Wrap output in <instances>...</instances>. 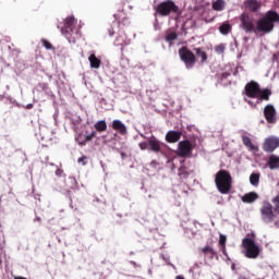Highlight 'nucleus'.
Returning <instances> with one entry per match:
<instances>
[{
	"instance_id": "nucleus-1",
	"label": "nucleus",
	"mask_w": 279,
	"mask_h": 279,
	"mask_svg": "<svg viewBox=\"0 0 279 279\" xmlns=\"http://www.w3.org/2000/svg\"><path fill=\"white\" fill-rule=\"evenodd\" d=\"M271 203L269 201L262 202L259 209L262 221L266 223L276 221L279 216V191L277 196L272 197Z\"/></svg>"
},
{
	"instance_id": "nucleus-2",
	"label": "nucleus",
	"mask_w": 279,
	"mask_h": 279,
	"mask_svg": "<svg viewBox=\"0 0 279 279\" xmlns=\"http://www.w3.org/2000/svg\"><path fill=\"white\" fill-rule=\"evenodd\" d=\"M275 23H279V14L276 11H267L264 16L255 23V34H269L275 29Z\"/></svg>"
},
{
	"instance_id": "nucleus-3",
	"label": "nucleus",
	"mask_w": 279,
	"mask_h": 279,
	"mask_svg": "<svg viewBox=\"0 0 279 279\" xmlns=\"http://www.w3.org/2000/svg\"><path fill=\"white\" fill-rule=\"evenodd\" d=\"M216 189L221 195H227L232 189V177L230 172L226 169H221L215 174Z\"/></svg>"
},
{
	"instance_id": "nucleus-4",
	"label": "nucleus",
	"mask_w": 279,
	"mask_h": 279,
	"mask_svg": "<svg viewBox=\"0 0 279 279\" xmlns=\"http://www.w3.org/2000/svg\"><path fill=\"white\" fill-rule=\"evenodd\" d=\"M156 14L159 16H169L171 14H180V8L172 0L160 2L155 8Z\"/></svg>"
},
{
	"instance_id": "nucleus-5",
	"label": "nucleus",
	"mask_w": 279,
	"mask_h": 279,
	"mask_svg": "<svg viewBox=\"0 0 279 279\" xmlns=\"http://www.w3.org/2000/svg\"><path fill=\"white\" fill-rule=\"evenodd\" d=\"M242 247L245 248V257L247 259H257L262 254V248L252 239L245 238L242 240Z\"/></svg>"
},
{
	"instance_id": "nucleus-6",
	"label": "nucleus",
	"mask_w": 279,
	"mask_h": 279,
	"mask_svg": "<svg viewBox=\"0 0 279 279\" xmlns=\"http://www.w3.org/2000/svg\"><path fill=\"white\" fill-rule=\"evenodd\" d=\"M180 60L185 64L186 69H193L197 62V57L186 46H183L179 50Z\"/></svg>"
},
{
	"instance_id": "nucleus-7",
	"label": "nucleus",
	"mask_w": 279,
	"mask_h": 279,
	"mask_svg": "<svg viewBox=\"0 0 279 279\" xmlns=\"http://www.w3.org/2000/svg\"><path fill=\"white\" fill-rule=\"evenodd\" d=\"M240 27L246 34L255 33L256 34V25L254 23V17H252L248 13H242L240 16Z\"/></svg>"
},
{
	"instance_id": "nucleus-8",
	"label": "nucleus",
	"mask_w": 279,
	"mask_h": 279,
	"mask_svg": "<svg viewBox=\"0 0 279 279\" xmlns=\"http://www.w3.org/2000/svg\"><path fill=\"white\" fill-rule=\"evenodd\" d=\"M194 149L193 144L185 140L179 143V149H177V156L182 158H191Z\"/></svg>"
},
{
	"instance_id": "nucleus-9",
	"label": "nucleus",
	"mask_w": 279,
	"mask_h": 279,
	"mask_svg": "<svg viewBox=\"0 0 279 279\" xmlns=\"http://www.w3.org/2000/svg\"><path fill=\"white\" fill-rule=\"evenodd\" d=\"M76 26L75 17L70 16L65 19L64 27L62 28V34L66 39H70L73 35Z\"/></svg>"
},
{
	"instance_id": "nucleus-10",
	"label": "nucleus",
	"mask_w": 279,
	"mask_h": 279,
	"mask_svg": "<svg viewBox=\"0 0 279 279\" xmlns=\"http://www.w3.org/2000/svg\"><path fill=\"white\" fill-rule=\"evenodd\" d=\"M264 117L268 124H276L277 111L274 105H266L264 108Z\"/></svg>"
},
{
	"instance_id": "nucleus-11",
	"label": "nucleus",
	"mask_w": 279,
	"mask_h": 279,
	"mask_svg": "<svg viewBox=\"0 0 279 279\" xmlns=\"http://www.w3.org/2000/svg\"><path fill=\"white\" fill-rule=\"evenodd\" d=\"M262 88L258 83L251 82L245 85V95L251 98H257Z\"/></svg>"
},
{
	"instance_id": "nucleus-12",
	"label": "nucleus",
	"mask_w": 279,
	"mask_h": 279,
	"mask_svg": "<svg viewBox=\"0 0 279 279\" xmlns=\"http://www.w3.org/2000/svg\"><path fill=\"white\" fill-rule=\"evenodd\" d=\"M279 147V138L278 137H268L265 140L262 149L266 153H274Z\"/></svg>"
},
{
	"instance_id": "nucleus-13",
	"label": "nucleus",
	"mask_w": 279,
	"mask_h": 279,
	"mask_svg": "<svg viewBox=\"0 0 279 279\" xmlns=\"http://www.w3.org/2000/svg\"><path fill=\"white\" fill-rule=\"evenodd\" d=\"M244 5L245 9L252 13H257L262 9V2H258L257 0H246Z\"/></svg>"
},
{
	"instance_id": "nucleus-14",
	"label": "nucleus",
	"mask_w": 279,
	"mask_h": 279,
	"mask_svg": "<svg viewBox=\"0 0 279 279\" xmlns=\"http://www.w3.org/2000/svg\"><path fill=\"white\" fill-rule=\"evenodd\" d=\"M266 167L270 170H278L279 169V156H277L275 154H271L270 156H268Z\"/></svg>"
},
{
	"instance_id": "nucleus-15",
	"label": "nucleus",
	"mask_w": 279,
	"mask_h": 279,
	"mask_svg": "<svg viewBox=\"0 0 279 279\" xmlns=\"http://www.w3.org/2000/svg\"><path fill=\"white\" fill-rule=\"evenodd\" d=\"M111 128H113V130L120 133L121 135H126L128 133V129L125 124L121 122V120H113V122L111 123Z\"/></svg>"
},
{
	"instance_id": "nucleus-16",
	"label": "nucleus",
	"mask_w": 279,
	"mask_h": 279,
	"mask_svg": "<svg viewBox=\"0 0 279 279\" xmlns=\"http://www.w3.org/2000/svg\"><path fill=\"white\" fill-rule=\"evenodd\" d=\"M181 140L180 131H168L166 135V141L170 144L177 143Z\"/></svg>"
},
{
	"instance_id": "nucleus-17",
	"label": "nucleus",
	"mask_w": 279,
	"mask_h": 279,
	"mask_svg": "<svg viewBox=\"0 0 279 279\" xmlns=\"http://www.w3.org/2000/svg\"><path fill=\"white\" fill-rule=\"evenodd\" d=\"M148 150L154 153H161V145L155 137L148 140Z\"/></svg>"
},
{
	"instance_id": "nucleus-18",
	"label": "nucleus",
	"mask_w": 279,
	"mask_h": 279,
	"mask_svg": "<svg viewBox=\"0 0 279 279\" xmlns=\"http://www.w3.org/2000/svg\"><path fill=\"white\" fill-rule=\"evenodd\" d=\"M258 199V194L256 192H248L244 196H241V201L244 204H253Z\"/></svg>"
},
{
	"instance_id": "nucleus-19",
	"label": "nucleus",
	"mask_w": 279,
	"mask_h": 279,
	"mask_svg": "<svg viewBox=\"0 0 279 279\" xmlns=\"http://www.w3.org/2000/svg\"><path fill=\"white\" fill-rule=\"evenodd\" d=\"M201 253L208 259H214L217 256V251L210 245H205V247L201 248Z\"/></svg>"
},
{
	"instance_id": "nucleus-20",
	"label": "nucleus",
	"mask_w": 279,
	"mask_h": 279,
	"mask_svg": "<svg viewBox=\"0 0 279 279\" xmlns=\"http://www.w3.org/2000/svg\"><path fill=\"white\" fill-rule=\"evenodd\" d=\"M90 68L94 70H99L101 65V60L95 56V53L90 54L88 58Z\"/></svg>"
},
{
	"instance_id": "nucleus-21",
	"label": "nucleus",
	"mask_w": 279,
	"mask_h": 279,
	"mask_svg": "<svg viewBox=\"0 0 279 279\" xmlns=\"http://www.w3.org/2000/svg\"><path fill=\"white\" fill-rule=\"evenodd\" d=\"M271 96V90L269 88L260 89V92L257 95V99L263 101H269V97Z\"/></svg>"
},
{
	"instance_id": "nucleus-22",
	"label": "nucleus",
	"mask_w": 279,
	"mask_h": 279,
	"mask_svg": "<svg viewBox=\"0 0 279 279\" xmlns=\"http://www.w3.org/2000/svg\"><path fill=\"white\" fill-rule=\"evenodd\" d=\"M219 32L221 35H229L232 32V26L229 22H225L219 26Z\"/></svg>"
},
{
	"instance_id": "nucleus-23",
	"label": "nucleus",
	"mask_w": 279,
	"mask_h": 279,
	"mask_svg": "<svg viewBox=\"0 0 279 279\" xmlns=\"http://www.w3.org/2000/svg\"><path fill=\"white\" fill-rule=\"evenodd\" d=\"M195 57L201 58L202 63H206L207 61V53L203 48H194Z\"/></svg>"
},
{
	"instance_id": "nucleus-24",
	"label": "nucleus",
	"mask_w": 279,
	"mask_h": 279,
	"mask_svg": "<svg viewBox=\"0 0 279 279\" xmlns=\"http://www.w3.org/2000/svg\"><path fill=\"white\" fill-rule=\"evenodd\" d=\"M114 45L117 47H123V46H126L128 45V41H126V35H124L122 32L120 33V35H118L116 41H114Z\"/></svg>"
},
{
	"instance_id": "nucleus-25",
	"label": "nucleus",
	"mask_w": 279,
	"mask_h": 279,
	"mask_svg": "<svg viewBox=\"0 0 279 279\" xmlns=\"http://www.w3.org/2000/svg\"><path fill=\"white\" fill-rule=\"evenodd\" d=\"M95 130H96L98 133L106 132V131H107V122H106V120H99V121H97L96 124H95Z\"/></svg>"
},
{
	"instance_id": "nucleus-26",
	"label": "nucleus",
	"mask_w": 279,
	"mask_h": 279,
	"mask_svg": "<svg viewBox=\"0 0 279 279\" xmlns=\"http://www.w3.org/2000/svg\"><path fill=\"white\" fill-rule=\"evenodd\" d=\"M242 143H244V145L246 146V147H248L251 150H253V151H257V147L254 145V143H252V140H251V137H248V136H242Z\"/></svg>"
},
{
	"instance_id": "nucleus-27",
	"label": "nucleus",
	"mask_w": 279,
	"mask_h": 279,
	"mask_svg": "<svg viewBox=\"0 0 279 279\" xmlns=\"http://www.w3.org/2000/svg\"><path fill=\"white\" fill-rule=\"evenodd\" d=\"M226 243H227V236L225 234L220 233L219 234V246H220L221 253L227 256Z\"/></svg>"
},
{
	"instance_id": "nucleus-28",
	"label": "nucleus",
	"mask_w": 279,
	"mask_h": 279,
	"mask_svg": "<svg viewBox=\"0 0 279 279\" xmlns=\"http://www.w3.org/2000/svg\"><path fill=\"white\" fill-rule=\"evenodd\" d=\"M248 181L253 186H258V184L260 183V173H252L248 178Z\"/></svg>"
},
{
	"instance_id": "nucleus-29",
	"label": "nucleus",
	"mask_w": 279,
	"mask_h": 279,
	"mask_svg": "<svg viewBox=\"0 0 279 279\" xmlns=\"http://www.w3.org/2000/svg\"><path fill=\"white\" fill-rule=\"evenodd\" d=\"M225 9V1L223 0H216V2L213 3V10L214 11H223Z\"/></svg>"
},
{
	"instance_id": "nucleus-30",
	"label": "nucleus",
	"mask_w": 279,
	"mask_h": 279,
	"mask_svg": "<svg viewBox=\"0 0 279 279\" xmlns=\"http://www.w3.org/2000/svg\"><path fill=\"white\" fill-rule=\"evenodd\" d=\"M175 39H178V34H175V32H168L166 35V41L167 43H172Z\"/></svg>"
},
{
	"instance_id": "nucleus-31",
	"label": "nucleus",
	"mask_w": 279,
	"mask_h": 279,
	"mask_svg": "<svg viewBox=\"0 0 279 279\" xmlns=\"http://www.w3.org/2000/svg\"><path fill=\"white\" fill-rule=\"evenodd\" d=\"M179 177H180L181 179H186V178L190 177V173L187 172L185 166H181V167H180V169H179Z\"/></svg>"
},
{
	"instance_id": "nucleus-32",
	"label": "nucleus",
	"mask_w": 279,
	"mask_h": 279,
	"mask_svg": "<svg viewBox=\"0 0 279 279\" xmlns=\"http://www.w3.org/2000/svg\"><path fill=\"white\" fill-rule=\"evenodd\" d=\"M76 142H77L78 146H86L87 145V141L85 140L83 134L77 135Z\"/></svg>"
},
{
	"instance_id": "nucleus-33",
	"label": "nucleus",
	"mask_w": 279,
	"mask_h": 279,
	"mask_svg": "<svg viewBox=\"0 0 279 279\" xmlns=\"http://www.w3.org/2000/svg\"><path fill=\"white\" fill-rule=\"evenodd\" d=\"M225 50H226V45H223V44L217 45L215 47L216 53L222 54V53H225Z\"/></svg>"
},
{
	"instance_id": "nucleus-34",
	"label": "nucleus",
	"mask_w": 279,
	"mask_h": 279,
	"mask_svg": "<svg viewBox=\"0 0 279 279\" xmlns=\"http://www.w3.org/2000/svg\"><path fill=\"white\" fill-rule=\"evenodd\" d=\"M97 133L96 131H92V133L89 135H84V138L86 141V143L93 141L96 137Z\"/></svg>"
},
{
	"instance_id": "nucleus-35",
	"label": "nucleus",
	"mask_w": 279,
	"mask_h": 279,
	"mask_svg": "<svg viewBox=\"0 0 279 279\" xmlns=\"http://www.w3.org/2000/svg\"><path fill=\"white\" fill-rule=\"evenodd\" d=\"M41 44L44 45L45 49H47V50L53 49V45L50 44L47 39H41Z\"/></svg>"
},
{
	"instance_id": "nucleus-36",
	"label": "nucleus",
	"mask_w": 279,
	"mask_h": 279,
	"mask_svg": "<svg viewBox=\"0 0 279 279\" xmlns=\"http://www.w3.org/2000/svg\"><path fill=\"white\" fill-rule=\"evenodd\" d=\"M140 148L142 151L149 150V141L148 142H141Z\"/></svg>"
},
{
	"instance_id": "nucleus-37",
	"label": "nucleus",
	"mask_w": 279,
	"mask_h": 279,
	"mask_svg": "<svg viewBox=\"0 0 279 279\" xmlns=\"http://www.w3.org/2000/svg\"><path fill=\"white\" fill-rule=\"evenodd\" d=\"M87 156H82L81 158L77 159L78 163H82L83 166L87 165Z\"/></svg>"
},
{
	"instance_id": "nucleus-38",
	"label": "nucleus",
	"mask_w": 279,
	"mask_h": 279,
	"mask_svg": "<svg viewBox=\"0 0 279 279\" xmlns=\"http://www.w3.org/2000/svg\"><path fill=\"white\" fill-rule=\"evenodd\" d=\"M56 175H57L58 178H61V177L63 175V170H62V169H57V170H56Z\"/></svg>"
},
{
	"instance_id": "nucleus-39",
	"label": "nucleus",
	"mask_w": 279,
	"mask_h": 279,
	"mask_svg": "<svg viewBox=\"0 0 279 279\" xmlns=\"http://www.w3.org/2000/svg\"><path fill=\"white\" fill-rule=\"evenodd\" d=\"M108 33H109L110 37H113L114 36V28L113 27L108 28Z\"/></svg>"
},
{
	"instance_id": "nucleus-40",
	"label": "nucleus",
	"mask_w": 279,
	"mask_h": 279,
	"mask_svg": "<svg viewBox=\"0 0 279 279\" xmlns=\"http://www.w3.org/2000/svg\"><path fill=\"white\" fill-rule=\"evenodd\" d=\"M39 86L41 87V89H47L48 88V84L47 83H39Z\"/></svg>"
},
{
	"instance_id": "nucleus-41",
	"label": "nucleus",
	"mask_w": 279,
	"mask_h": 279,
	"mask_svg": "<svg viewBox=\"0 0 279 279\" xmlns=\"http://www.w3.org/2000/svg\"><path fill=\"white\" fill-rule=\"evenodd\" d=\"M32 108H34V105H32V104L26 105L27 110H31Z\"/></svg>"
},
{
	"instance_id": "nucleus-42",
	"label": "nucleus",
	"mask_w": 279,
	"mask_h": 279,
	"mask_svg": "<svg viewBox=\"0 0 279 279\" xmlns=\"http://www.w3.org/2000/svg\"><path fill=\"white\" fill-rule=\"evenodd\" d=\"M121 157H122V159H125L126 154L125 153H121Z\"/></svg>"
},
{
	"instance_id": "nucleus-43",
	"label": "nucleus",
	"mask_w": 279,
	"mask_h": 279,
	"mask_svg": "<svg viewBox=\"0 0 279 279\" xmlns=\"http://www.w3.org/2000/svg\"><path fill=\"white\" fill-rule=\"evenodd\" d=\"M231 269H232V270H235V269H236V265H235V264H232Z\"/></svg>"
},
{
	"instance_id": "nucleus-44",
	"label": "nucleus",
	"mask_w": 279,
	"mask_h": 279,
	"mask_svg": "<svg viewBox=\"0 0 279 279\" xmlns=\"http://www.w3.org/2000/svg\"><path fill=\"white\" fill-rule=\"evenodd\" d=\"M13 279H27L26 277H14Z\"/></svg>"
},
{
	"instance_id": "nucleus-45",
	"label": "nucleus",
	"mask_w": 279,
	"mask_h": 279,
	"mask_svg": "<svg viewBox=\"0 0 279 279\" xmlns=\"http://www.w3.org/2000/svg\"><path fill=\"white\" fill-rule=\"evenodd\" d=\"M175 279H185L183 276H177Z\"/></svg>"
},
{
	"instance_id": "nucleus-46",
	"label": "nucleus",
	"mask_w": 279,
	"mask_h": 279,
	"mask_svg": "<svg viewBox=\"0 0 279 279\" xmlns=\"http://www.w3.org/2000/svg\"><path fill=\"white\" fill-rule=\"evenodd\" d=\"M116 21H118V24H120L119 17H117V14H114Z\"/></svg>"
},
{
	"instance_id": "nucleus-47",
	"label": "nucleus",
	"mask_w": 279,
	"mask_h": 279,
	"mask_svg": "<svg viewBox=\"0 0 279 279\" xmlns=\"http://www.w3.org/2000/svg\"><path fill=\"white\" fill-rule=\"evenodd\" d=\"M230 74H227V73H222V77H227L229 76Z\"/></svg>"
},
{
	"instance_id": "nucleus-48",
	"label": "nucleus",
	"mask_w": 279,
	"mask_h": 279,
	"mask_svg": "<svg viewBox=\"0 0 279 279\" xmlns=\"http://www.w3.org/2000/svg\"><path fill=\"white\" fill-rule=\"evenodd\" d=\"M35 221H41V218L37 217L35 218Z\"/></svg>"
},
{
	"instance_id": "nucleus-49",
	"label": "nucleus",
	"mask_w": 279,
	"mask_h": 279,
	"mask_svg": "<svg viewBox=\"0 0 279 279\" xmlns=\"http://www.w3.org/2000/svg\"><path fill=\"white\" fill-rule=\"evenodd\" d=\"M239 279H247V278H246V277L241 276V277H239Z\"/></svg>"
}]
</instances>
